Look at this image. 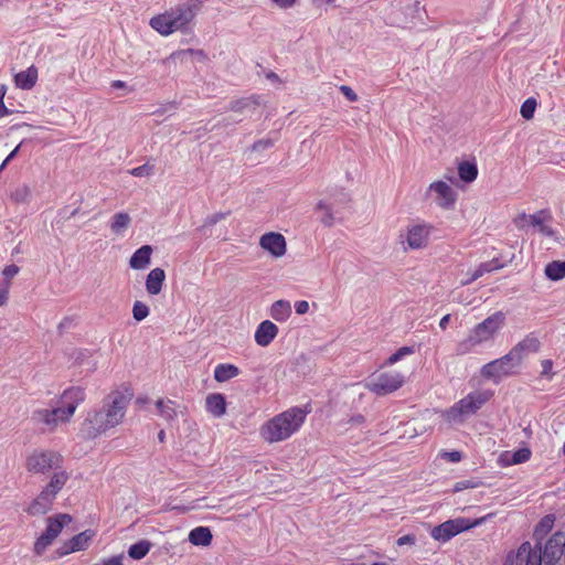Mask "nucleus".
<instances>
[{"instance_id":"nucleus-1","label":"nucleus","mask_w":565,"mask_h":565,"mask_svg":"<svg viewBox=\"0 0 565 565\" xmlns=\"http://www.w3.org/2000/svg\"><path fill=\"white\" fill-rule=\"evenodd\" d=\"M130 399L131 394L119 390L107 394L103 399L102 407L88 412L82 423L83 438L93 440L119 426L124 422Z\"/></svg>"},{"instance_id":"nucleus-2","label":"nucleus","mask_w":565,"mask_h":565,"mask_svg":"<svg viewBox=\"0 0 565 565\" xmlns=\"http://www.w3.org/2000/svg\"><path fill=\"white\" fill-rule=\"evenodd\" d=\"M86 399L85 388L71 386L62 392L57 398L56 406L52 408H40L32 413V420L49 431H54L60 425L72 420L77 407Z\"/></svg>"},{"instance_id":"nucleus-3","label":"nucleus","mask_w":565,"mask_h":565,"mask_svg":"<svg viewBox=\"0 0 565 565\" xmlns=\"http://www.w3.org/2000/svg\"><path fill=\"white\" fill-rule=\"evenodd\" d=\"M309 411L292 406L263 423L259 437L267 444H277L291 438L303 426Z\"/></svg>"},{"instance_id":"nucleus-4","label":"nucleus","mask_w":565,"mask_h":565,"mask_svg":"<svg viewBox=\"0 0 565 565\" xmlns=\"http://www.w3.org/2000/svg\"><path fill=\"white\" fill-rule=\"evenodd\" d=\"M505 324V315L495 311L480 323L476 324L468 335L456 344L457 355H467L473 352L479 345L492 341L495 334Z\"/></svg>"},{"instance_id":"nucleus-5","label":"nucleus","mask_w":565,"mask_h":565,"mask_svg":"<svg viewBox=\"0 0 565 565\" xmlns=\"http://www.w3.org/2000/svg\"><path fill=\"white\" fill-rule=\"evenodd\" d=\"M64 457L52 449H33L25 456V470L33 476H45L55 469L62 468Z\"/></svg>"},{"instance_id":"nucleus-6","label":"nucleus","mask_w":565,"mask_h":565,"mask_svg":"<svg viewBox=\"0 0 565 565\" xmlns=\"http://www.w3.org/2000/svg\"><path fill=\"white\" fill-rule=\"evenodd\" d=\"M492 396L493 392L490 390L471 392L446 412V419L448 422H459L463 416L472 415L479 411Z\"/></svg>"},{"instance_id":"nucleus-7","label":"nucleus","mask_w":565,"mask_h":565,"mask_svg":"<svg viewBox=\"0 0 565 565\" xmlns=\"http://www.w3.org/2000/svg\"><path fill=\"white\" fill-rule=\"evenodd\" d=\"M190 24L178 6L152 17L149 21V25L162 36H168L177 31H185Z\"/></svg>"},{"instance_id":"nucleus-8","label":"nucleus","mask_w":565,"mask_h":565,"mask_svg":"<svg viewBox=\"0 0 565 565\" xmlns=\"http://www.w3.org/2000/svg\"><path fill=\"white\" fill-rule=\"evenodd\" d=\"M405 383V376L397 371L375 372L365 384V388L377 396L392 394Z\"/></svg>"},{"instance_id":"nucleus-9","label":"nucleus","mask_w":565,"mask_h":565,"mask_svg":"<svg viewBox=\"0 0 565 565\" xmlns=\"http://www.w3.org/2000/svg\"><path fill=\"white\" fill-rule=\"evenodd\" d=\"M484 520L486 518H480L475 521H470L469 519L465 518L448 520L435 526L431 530L430 535L436 541L447 542L457 534L482 524Z\"/></svg>"},{"instance_id":"nucleus-10","label":"nucleus","mask_w":565,"mask_h":565,"mask_svg":"<svg viewBox=\"0 0 565 565\" xmlns=\"http://www.w3.org/2000/svg\"><path fill=\"white\" fill-rule=\"evenodd\" d=\"M433 231L434 226L426 222L407 226L404 239L402 241L403 244H406L405 249L417 250L426 248L429 244Z\"/></svg>"},{"instance_id":"nucleus-11","label":"nucleus","mask_w":565,"mask_h":565,"mask_svg":"<svg viewBox=\"0 0 565 565\" xmlns=\"http://www.w3.org/2000/svg\"><path fill=\"white\" fill-rule=\"evenodd\" d=\"M521 363H516V358L512 355L510 351L500 359L493 360L484 364L481 369V374L486 379L500 380L502 377L512 375L515 373V369Z\"/></svg>"},{"instance_id":"nucleus-12","label":"nucleus","mask_w":565,"mask_h":565,"mask_svg":"<svg viewBox=\"0 0 565 565\" xmlns=\"http://www.w3.org/2000/svg\"><path fill=\"white\" fill-rule=\"evenodd\" d=\"M430 193L435 194V202L440 209H454L457 201V193L448 183L441 180L431 182L427 189V194Z\"/></svg>"},{"instance_id":"nucleus-13","label":"nucleus","mask_w":565,"mask_h":565,"mask_svg":"<svg viewBox=\"0 0 565 565\" xmlns=\"http://www.w3.org/2000/svg\"><path fill=\"white\" fill-rule=\"evenodd\" d=\"M565 534L556 532L546 542L543 552L544 565H555L564 554Z\"/></svg>"},{"instance_id":"nucleus-14","label":"nucleus","mask_w":565,"mask_h":565,"mask_svg":"<svg viewBox=\"0 0 565 565\" xmlns=\"http://www.w3.org/2000/svg\"><path fill=\"white\" fill-rule=\"evenodd\" d=\"M259 246L275 258L282 257L287 250L285 236L277 232H268L262 235Z\"/></svg>"},{"instance_id":"nucleus-15","label":"nucleus","mask_w":565,"mask_h":565,"mask_svg":"<svg viewBox=\"0 0 565 565\" xmlns=\"http://www.w3.org/2000/svg\"><path fill=\"white\" fill-rule=\"evenodd\" d=\"M94 535L95 532L92 530H86L84 532L76 534L57 550V555L65 556L70 553L86 550L90 541L93 540Z\"/></svg>"},{"instance_id":"nucleus-16","label":"nucleus","mask_w":565,"mask_h":565,"mask_svg":"<svg viewBox=\"0 0 565 565\" xmlns=\"http://www.w3.org/2000/svg\"><path fill=\"white\" fill-rule=\"evenodd\" d=\"M543 556L540 550H535L529 542L523 543L515 555V565H542Z\"/></svg>"},{"instance_id":"nucleus-17","label":"nucleus","mask_w":565,"mask_h":565,"mask_svg":"<svg viewBox=\"0 0 565 565\" xmlns=\"http://www.w3.org/2000/svg\"><path fill=\"white\" fill-rule=\"evenodd\" d=\"M72 521V516L66 513H60L46 520V529L42 533L52 543L61 534L63 527Z\"/></svg>"},{"instance_id":"nucleus-18","label":"nucleus","mask_w":565,"mask_h":565,"mask_svg":"<svg viewBox=\"0 0 565 565\" xmlns=\"http://www.w3.org/2000/svg\"><path fill=\"white\" fill-rule=\"evenodd\" d=\"M278 334V327L269 321V320H265L263 322H260L258 324V327L256 328V331H255V334H254V338H255V342L259 345V347H268L273 341L274 339L277 337Z\"/></svg>"},{"instance_id":"nucleus-19","label":"nucleus","mask_w":565,"mask_h":565,"mask_svg":"<svg viewBox=\"0 0 565 565\" xmlns=\"http://www.w3.org/2000/svg\"><path fill=\"white\" fill-rule=\"evenodd\" d=\"M55 499V497H53L47 491L42 489V491L36 495V498L29 504L26 512L30 515L45 514L51 510Z\"/></svg>"},{"instance_id":"nucleus-20","label":"nucleus","mask_w":565,"mask_h":565,"mask_svg":"<svg viewBox=\"0 0 565 565\" xmlns=\"http://www.w3.org/2000/svg\"><path fill=\"white\" fill-rule=\"evenodd\" d=\"M68 480L70 473L63 467L55 469L43 489L56 498Z\"/></svg>"},{"instance_id":"nucleus-21","label":"nucleus","mask_w":565,"mask_h":565,"mask_svg":"<svg viewBox=\"0 0 565 565\" xmlns=\"http://www.w3.org/2000/svg\"><path fill=\"white\" fill-rule=\"evenodd\" d=\"M166 280V273L162 268H153L146 278V290L149 296H157L161 292Z\"/></svg>"},{"instance_id":"nucleus-22","label":"nucleus","mask_w":565,"mask_h":565,"mask_svg":"<svg viewBox=\"0 0 565 565\" xmlns=\"http://www.w3.org/2000/svg\"><path fill=\"white\" fill-rule=\"evenodd\" d=\"M152 252L150 245H142L130 257L129 266L135 270L147 268L151 262Z\"/></svg>"},{"instance_id":"nucleus-23","label":"nucleus","mask_w":565,"mask_h":565,"mask_svg":"<svg viewBox=\"0 0 565 565\" xmlns=\"http://www.w3.org/2000/svg\"><path fill=\"white\" fill-rule=\"evenodd\" d=\"M38 77V68L34 65H31L25 71H21L20 73L15 74L14 83L17 87L29 90L35 86Z\"/></svg>"},{"instance_id":"nucleus-24","label":"nucleus","mask_w":565,"mask_h":565,"mask_svg":"<svg viewBox=\"0 0 565 565\" xmlns=\"http://www.w3.org/2000/svg\"><path fill=\"white\" fill-rule=\"evenodd\" d=\"M205 408L214 417H222L226 413V401L223 394L212 393L205 398Z\"/></svg>"},{"instance_id":"nucleus-25","label":"nucleus","mask_w":565,"mask_h":565,"mask_svg":"<svg viewBox=\"0 0 565 565\" xmlns=\"http://www.w3.org/2000/svg\"><path fill=\"white\" fill-rule=\"evenodd\" d=\"M540 341L533 335H526L522 341L511 349L512 355L516 358V363H521L524 352H537L540 349Z\"/></svg>"},{"instance_id":"nucleus-26","label":"nucleus","mask_w":565,"mask_h":565,"mask_svg":"<svg viewBox=\"0 0 565 565\" xmlns=\"http://www.w3.org/2000/svg\"><path fill=\"white\" fill-rule=\"evenodd\" d=\"M520 218L522 220H526L529 218L530 220V223L533 225V226H537L540 228V231L544 234V235H547V236H552L554 234V231L551 226L546 225L545 222L548 221L551 218V215L548 212L546 211H539L532 215H526V214H522L520 216Z\"/></svg>"},{"instance_id":"nucleus-27","label":"nucleus","mask_w":565,"mask_h":565,"mask_svg":"<svg viewBox=\"0 0 565 565\" xmlns=\"http://www.w3.org/2000/svg\"><path fill=\"white\" fill-rule=\"evenodd\" d=\"M269 316L278 321L284 322L291 316V305L288 300H277L269 309Z\"/></svg>"},{"instance_id":"nucleus-28","label":"nucleus","mask_w":565,"mask_h":565,"mask_svg":"<svg viewBox=\"0 0 565 565\" xmlns=\"http://www.w3.org/2000/svg\"><path fill=\"white\" fill-rule=\"evenodd\" d=\"M239 374V369L231 363L217 364L214 369V379L218 383L227 382Z\"/></svg>"},{"instance_id":"nucleus-29","label":"nucleus","mask_w":565,"mask_h":565,"mask_svg":"<svg viewBox=\"0 0 565 565\" xmlns=\"http://www.w3.org/2000/svg\"><path fill=\"white\" fill-rule=\"evenodd\" d=\"M212 533L209 527L198 526L189 533V541L196 546H207L212 542Z\"/></svg>"},{"instance_id":"nucleus-30","label":"nucleus","mask_w":565,"mask_h":565,"mask_svg":"<svg viewBox=\"0 0 565 565\" xmlns=\"http://www.w3.org/2000/svg\"><path fill=\"white\" fill-rule=\"evenodd\" d=\"M206 1L207 0H186L185 3L179 4L178 8L184 13L188 21L192 23Z\"/></svg>"},{"instance_id":"nucleus-31","label":"nucleus","mask_w":565,"mask_h":565,"mask_svg":"<svg viewBox=\"0 0 565 565\" xmlns=\"http://www.w3.org/2000/svg\"><path fill=\"white\" fill-rule=\"evenodd\" d=\"M544 273L551 280L565 278V260H553L545 266Z\"/></svg>"},{"instance_id":"nucleus-32","label":"nucleus","mask_w":565,"mask_h":565,"mask_svg":"<svg viewBox=\"0 0 565 565\" xmlns=\"http://www.w3.org/2000/svg\"><path fill=\"white\" fill-rule=\"evenodd\" d=\"M159 415L166 420L170 422L177 417L175 403L171 399L159 398L156 403Z\"/></svg>"},{"instance_id":"nucleus-33","label":"nucleus","mask_w":565,"mask_h":565,"mask_svg":"<svg viewBox=\"0 0 565 565\" xmlns=\"http://www.w3.org/2000/svg\"><path fill=\"white\" fill-rule=\"evenodd\" d=\"M458 174L463 182H472L478 177V168L476 163L463 161L458 166Z\"/></svg>"},{"instance_id":"nucleus-34","label":"nucleus","mask_w":565,"mask_h":565,"mask_svg":"<svg viewBox=\"0 0 565 565\" xmlns=\"http://www.w3.org/2000/svg\"><path fill=\"white\" fill-rule=\"evenodd\" d=\"M151 543L147 540H141L130 545L128 548V555L134 559H141L149 553Z\"/></svg>"},{"instance_id":"nucleus-35","label":"nucleus","mask_w":565,"mask_h":565,"mask_svg":"<svg viewBox=\"0 0 565 565\" xmlns=\"http://www.w3.org/2000/svg\"><path fill=\"white\" fill-rule=\"evenodd\" d=\"M130 222H131V218L128 213H126V212L116 213L111 218L110 230L115 234H119L129 226Z\"/></svg>"},{"instance_id":"nucleus-36","label":"nucleus","mask_w":565,"mask_h":565,"mask_svg":"<svg viewBox=\"0 0 565 565\" xmlns=\"http://www.w3.org/2000/svg\"><path fill=\"white\" fill-rule=\"evenodd\" d=\"M555 523V515L554 514H547L544 518L541 519L539 524L535 527V535L544 536L546 535L554 526Z\"/></svg>"},{"instance_id":"nucleus-37","label":"nucleus","mask_w":565,"mask_h":565,"mask_svg":"<svg viewBox=\"0 0 565 565\" xmlns=\"http://www.w3.org/2000/svg\"><path fill=\"white\" fill-rule=\"evenodd\" d=\"M413 353H414V349L412 347H402L395 353L390 355L383 365L391 366V365L397 363L398 361H401L403 358L411 355Z\"/></svg>"},{"instance_id":"nucleus-38","label":"nucleus","mask_w":565,"mask_h":565,"mask_svg":"<svg viewBox=\"0 0 565 565\" xmlns=\"http://www.w3.org/2000/svg\"><path fill=\"white\" fill-rule=\"evenodd\" d=\"M536 106H537V102L535 98L530 97V98L525 99L523 102V104L521 105V109H520L521 116L526 120L532 119L534 116Z\"/></svg>"},{"instance_id":"nucleus-39","label":"nucleus","mask_w":565,"mask_h":565,"mask_svg":"<svg viewBox=\"0 0 565 565\" xmlns=\"http://www.w3.org/2000/svg\"><path fill=\"white\" fill-rule=\"evenodd\" d=\"M491 273V267L488 265V263H481L470 275L469 278H467L465 281H462V285H469L473 282L475 280L482 277L484 274Z\"/></svg>"},{"instance_id":"nucleus-40","label":"nucleus","mask_w":565,"mask_h":565,"mask_svg":"<svg viewBox=\"0 0 565 565\" xmlns=\"http://www.w3.org/2000/svg\"><path fill=\"white\" fill-rule=\"evenodd\" d=\"M148 315H149L148 306L139 300L135 301V303L132 306L134 319L137 321H141V320L146 319L148 317Z\"/></svg>"},{"instance_id":"nucleus-41","label":"nucleus","mask_w":565,"mask_h":565,"mask_svg":"<svg viewBox=\"0 0 565 565\" xmlns=\"http://www.w3.org/2000/svg\"><path fill=\"white\" fill-rule=\"evenodd\" d=\"M531 458V450L529 448H521L512 454L509 465H519L526 462Z\"/></svg>"},{"instance_id":"nucleus-42","label":"nucleus","mask_w":565,"mask_h":565,"mask_svg":"<svg viewBox=\"0 0 565 565\" xmlns=\"http://www.w3.org/2000/svg\"><path fill=\"white\" fill-rule=\"evenodd\" d=\"M154 171V166L150 162H146L142 166L136 167L131 170H129V173L134 177L141 178V177H150Z\"/></svg>"},{"instance_id":"nucleus-43","label":"nucleus","mask_w":565,"mask_h":565,"mask_svg":"<svg viewBox=\"0 0 565 565\" xmlns=\"http://www.w3.org/2000/svg\"><path fill=\"white\" fill-rule=\"evenodd\" d=\"M51 545L52 542L41 534L34 542L33 552L36 556H41Z\"/></svg>"},{"instance_id":"nucleus-44","label":"nucleus","mask_w":565,"mask_h":565,"mask_svg":"<svg viewBox=\"0 0 565 565\" xmlns=\"http://www.w3.org/2000/svg\"><path fill=\"white\" fill-rule=\"evenodd\" d=\"M30 194H31V191H30L29 186H26V185H22V186H20V188H18V189H15V190L12 192L11 196H12V199H13L15 202H18V203H23V202H26V201H28V199H29Z\"/></svg>"},{"instance_id":"nucleus-45","label":"nucleus","mask_w":565,"mask_h":565,"mask_svg":"<svg viewBox=\"0 0 565 565\" xmlns=\"http://www.w3.org/2000/svg\"><path fill=\"white\" fill-rule=\"evenodd\" d=\"M480 486H481V482L478 480H475V479L462 480V481H458L455 483L452 491L456 493V492L463 491L466 489H475Z\"/></svg>"},{"instance_id":"nucleus-46","label":"nucleus","mask_w":565,"mask_h":565,"mask_svg":"<svg viewBox=\"0 0 565 565\" xmlns=\"http://www.w3.org/2000/svg\"><path fill=\"white\" fill-rule=\"evenodd\" d=\"M317 207L319 210H323L324 211V215L322 216L321 222L324 225H327V226H331L333 224V216H332V213H331V206L328 205L327 203H324L323 201H320L318 203Z\"/></svg>"},{"instance_id":"nucleus-47","label":"nucleus","mask_w":565,"mask_h":565,"mask_svg":"<svg viewBox=\"0 0 565 565\" xmlns=\"http://www.w3.org/2000/svg\"><path fill=\"white\" fill-rule=\"evenodd\" d=\"M440 457L449 462H459L462 459V454L458 450L441 451Z\"/></svg>"},{"instance_id":"nucleus-48","label":"nucleus","mask_w":565,"mask_h":565,"mask_svg":"<svg viewBox=\"0 0 565 565\" xmlns=\"http://www.w3.org/2000/svg\"><path fill=\"white\" fill-rule=\"evenodd\" d=\"M541 366H542V372H541V375L542 376H545L547 379H552L553 377V373H552V369H553V361L552 360H543L541 362Z\"/></svg>"},{"instance_id":"nucleus-49","label":"nucleus","mask_w":565,"mask_h":565,"mask_svg":"<svg viewBox=\"0 0 565 565\" xmlns=\"http://www.w3.org/2000/svg\"><path fill=\"white\" fill-rule=\"evenodd\" d=\"M20 268L17 265L6 266L2 270V275L6 278V281H10L18 273Z\"/></svg>"},{"instance_id":"nucleus-50","label":"nucleus","mask_w":565,"mask_h":565,"mask_svg":"<svg viewBox=\"0 0 565 565\" xmlns=\"http://www.w3.org/2000/svg\"><path fill=\"white\" fill-rule=\"evenodd\" d=\"M340 92L344 95V97L348 100H350V102H356L358 100L356 93L350 86L341 85L340 86Z\"/></svg>"},{"instance_id":"nucleus-51","label":"nucleus","mask_w":565,"mask_h":565,"mask_svg":"<svg viewBox=\"0 0 565 565\" xmlns=\"http://www.w3.org/2000/svg\"><path fill=\"white\" fill-rule=\"evenodd\" d=\"M11 282L6 281L4 284H0V306L6 305L8 300L9 289H10Z\"/></svg>"},{"instance_id":"nucleus-52","label":"nucleus","mask_w":565,"mask_h":565,"mask_svg":"<svg viewBox=\"0 0 565 565\" xmlns=\"http://www.w3.org/2000/svg\"><path fill=\"white\" fill-rule=\"evenodd\" d=\"M6 93H7L6 86L4 85H0V118L7 116L9 114V110H8V108L6 107V105L3 103V98L6 96Z\"/></svg>"},{"instance_id":"nucleus-53","label":"nucleus","mask_w":565,"mask_h":565,"mask_svg":"<svg viewBox=\"0 0 565 565\" xmlns=\"http://www.w3.org/2000/svg\"><path fill=\"white\" fill-rule=\"evenodd\" d=\"M415 542H416L415 535L407 534V535H403V536L398 537L397 541H396V544L398 546H403V545H406V544H415Z\"/></svg>"},{"instance_id":"nucleus-54","label":"nucleus","mask_w":565,"mask_h":565,"mask_svg":"<svg viewBox=\"0 0 565 565\" xmlns=\"http://www.w3.org/2000/svg\"><path fill=\"white\" fill-rule=\"evenodd\" d=\"M295 310L298 315H305L309 310V303L306 300H299L295 303Z\"/></svg>"},{"instance_id":"nucleus-55","label":"nucleus","mask_w":565,"mask_h":565,"mask_svg":"<svg viewBox=\"0 0 565 565\" xmlns=\"http://www.w3.org/2000/svg\"><path fill=\"white\" fill-rule=\"evenodd\" d=\"M280 9H289L296 4L298 0H270Z\"/></svg>"},{"instance_id":"nucleus-56","label":"nucleus","mask_w":565,"mask_h":565,"mask_svg":"<svg viewBox=\"0 0 565 565\" xmlns=\"http://www.w3.org/2000/svg\"><path fill=\"white\" fill-rule=\"evenodd\" d=\"M122 559H124L122 554L116 555V556L105 559L102 565H124Z\"/></svg>"},{"instance_id":"nucleus-57","label":"nucleus","mask_w":565,"mask_h":565,"mask_svg":"<svg viewBox=\"0 0 565 565\" xmlns=\"http://www.w3.org/2000/svg\"><path fill=\"white\" fill-rule=\"evenodd\" d=\"M247 105V100L245 99H239V100H235L231 104V109L234 110V111H239L242 110L245 106Z\"/></svg>"},{"instance_id":"nucleus-58","label":"nucleus","mask_w":565,"mask_h":565,"mask_svg":"<svg viewBox=\"0 0 565 565\" xmlns=\"http://www.w3.org/2000/svg\"><path fill=\"white\" fill-rule=\"evenodd\" d=\"M487 263L491 267V271L500 269V268L503 267V264L501 263V260L499 258H493V259H491V260H489Z\"/></svg>"},{"instance_id":"nucleus-59","label":"nucleus","mask_w":565,"mask_h":565,"mask_svg":"<svg viewBox=\"0 0 565 565\" xmlns=\"http://www.w3.org/2000/svg\"><path fill=\"white\" fill-rule=\"evenodd\" d=\"M449 320H450V315H445L440 321H439V327L441 330H446L447 327H448V323H449Z\"/></svg>"},{"instance_id":"nucleus-60","label":"nucleus","mask_w":565,"mask_h":565,"mask_svg":"<svg viewBox=\"0 0 565 565\" xmlns=\"http://www.w3.org/2000/svg\"><path fill=\"white\" fill-rule=\"evenodd\" d=\"M20 146H21V145H18V146H17V147H15V148H14V149L9 153V154H8V157L6 158V159H7V161H9V162H10V161H11V160H12V159L18 154L19 149H20Z\"/></svg>"},{"instance_id":"nucleus-61","label":"nucleus","mask_w":565,"mask_h":565,"mask_svg":"<svg viewBox=\"0 0 565 565\" xmlns=\"http://www.w3.org/2000/svg\"><path fill=\"white\" fill-rule=\"evenodd\" d=\"M315 6H321V4H330L333 3L334 0H311Z\"/></svg>"},{"instance_id":"nucleus-62","label":"nucleus","mask_w":565,"mask_h":565,"mask_svg":"<svg viewBox=\"0 0 565 565\" xmlns=\"http://www.w3.org/2000/svg\"><path fill=\"white\" fill-rule=\"evenodd\" d=\"M111 86H113L114 88H124V87L126 86V83H125V82H122V81H114V82L111 83Z\"/></svg>"},{"instance_id":"nucleus-63","label":"nucleus","mask_w":565,"mask_h":565,"mask_svg":"<svg viewBox=\"0 0 565 565\" xmlns=\"http://www.w3.org/2000/svg\"><path fill=\"white\" fill-rule=\"evenodd\" d=\"M270 145H271V142L269 140H267V141H258L257 143H255L254 148L268 147Z\"/></svg>"},{"instance_id":"nucleus-64","label":"nucleus","mask_w":565,"mask_h":565,"mask_svg":"<svg viewBox=\"0 0 565 565\" xmlns=\"http://www.w3.org/2000/svg\"><path fill=\"white\" fill-rule=\"evenodd\" d=\"M148 401H149L148 397H138L136 403L138 405H143V404L148 403Z\"/></svg>"}]
</instances>
